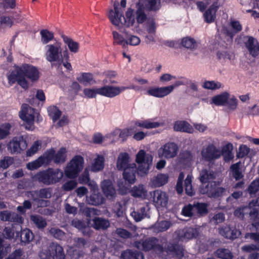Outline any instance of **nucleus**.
I'll return each mask as SVG.
<instances>
[{
	"mask_svg": "<svg viewBox=\"0 0 259 259\" xmlns=\"http://www.w3.org/2000/svg\"><path fill=\"white\" fill-rule=\"evenodd\" d=\"M41 40L43 44H47L54 38L53 32L49 31L48 29H42L40 31Z\"/></svg>",
	"mask_w": 259,
	"mask_h": 259,
	"instance_id": "44",
	"label": "nucleus"
},
{
	"mask_svg": "<svg viewBox=\"0 0 259 259\" xmlns=\"http://www.w3.org/2000/svg\"><path fill=\"white\" fill-rule=\"evenodd\" d=\"M92 221V227L97 230H106L110 226L108 220L102 218L95 217Z\"/></svg>",
	"mask_w": 259,
	"mask_h": 259,
	"instance_id": "25",
	"label": "nucleus"
},
{
	"mask_svg": "<svg viewBox=\"0 0 259 259\" xmlns=\"http://www.w3.org/2000/svg\"><path fill=\"white\" fill-rule=\"evenodd\" d=\"M104 167V158L102 156L98 155L95 159L94 162L91 167V170L94 172H97L102 170Z\"/></svg>",
	"mask_w": 259,
	"mask_h": 259,
	"instance_id": "33",
	"label": "nucleus"
},
{
	"mask_svg": "<svg viewBox=\"0 0 259 259\" xmlns=\"http://www.w3.org/2000/svg\"><path fill=\"white\" fill-rule=\"evenodd\" d=\"M31 220L39 229H44L47 225L46 220L39 215H31Z\"/></svg>",
	"mask_w": 259,
	"mask_h": 259,
	"instance_id": "41",
	"label": "nucleus"
},
{
	"mask_svg": "<svg viewBox=\"0 0 259 259\" xmlns=\"http://www.w3.org/2000/svg\"><path fill=\"white\" fill-rule=\"evenodd\" d=\"M179 147L173 142H168L162 145L158 150L159 157L166 159L175 157L178 153Z\"/></svg>",
	"mask_w": 259,
	"mask_h": 259,
	"instance_id": "12",
	"label": "nucleus"
},
{
	"mask_svg": "<svg viewBox=\"0 0 259 259\" xmlns=\"http://www.w3.org/2000/svg\"><path fill=\"white\" fill-rule=\"evenodd\" d=\"M238 101L234 96L229 95V98L226 105L227 106L228 109L233 111L237 107Z\"/></svg>",
	"mask_w": 259,
	"mask_h": 259,
	"instance_id": "61",
	"label": "nucleus"
},
{
	"mask_svg": "<svg viewBox=\"0 0 259 259\" xmlns=\"http://www.w3.org/2000/svg\"><path fill=\"white\" fill-rule=\"evenodd\" d=\"M45 49L46 50V59L49 62H58L63 56L60 42H57L53 44L48 45L46 46Z\"/></svg>",
	"mask_w": 259,
	"mask_h": 259,
	"instance_id": "10",
	"label": "nucleus"
},
{
	"mask_svg": "<svg viewBox=\"0 0 259 259\" xmlns=\"http://www.w3.org/2000/svg\"><path fill=\"white\" fill-rule=\"evenodd\" d=\"M67 151L65 147H61L54 154V163L56 164L63 163L67 158Z\"/></svg>",
	"mask_w": 259,
	"mask_h": 259,
	"instance_id": "30",
	"label": "nucleus"
},
{
	"mask_svg": "<svg viewBox=\"0 0 259 259\" xmlns=\"http://www.w3.org/2000/svg\"><path fill=\"white\" fill-rule=\"evenodd\" d=\"M19 232V229L17 230L15 225H12L11 226H7L5 228L3 231V235L7 239H12L14 237L15 233Z\"/></svg>",
	"mask_w": 259,
	"mask_h": 259,
	"instance_id": "48",
	"label": "nucleus"
},
{
	"mask_svg": "<svg viewBox=\"0 0 259 259\" xmlns=\"http://www.w3.org/2000/svg\"><path fill=\"white\" fill-rule=\"evenodd\" d=\"M196 215H203L208 212L207 204L203 203H197L194 204Z\"/></svg>",
	"mask_w": 259,
	"mask_h": 259,
	"instance_id": "51",
	"label": "nucleus"
},
{
	"mask_svg": "<svg viewBox=\"0 0 259 259\" xmlns=\"http://www.w3.org/2000/svg\"><path fill=\"white\" fill-rule=\"evenodd\" d=\"M245 47L253 57L259 55V45L257 40L251 36H246L243 38Z\"/></svg>",
	"mask_w": 259,
	"mask_h": 259,
	"instance_id": "16",
	"label": "nucleus"
},
{
	"mask_svg": "<svg viewBox=\"0 0 259 259\" xmlns=\"http://www.w3.org/2000/svg\"><path fill=\"white\" fill-rule=\"evenodd\" d=\"M148 211V209L146 211V208L142 207L141 208L140 212L133 210L131 212V215L136 222H139L146 217H149L147 213Z\"/></svg>",
	"mask_w": 259,
	"mask_h": 259,
	"instance_id": "36",
	"label": "nucleus"
},
{
	"mask_svg": "<svg viewBox=\"0 0 259 259\" xmlns=\"http://www.w3.org/2000/svg\"><path fill=\"white\" fill-rule=\"evenodd\" d=\"M168 176L166 174H160L151 179L153 186L159 187L166 184L168 181Z\"/></svg>",
	"mask_w": 259,
	"mask_h": 259,
	"instance_id": "32",
	"label": "nucleus"
},
{
	"mask_svg": "<svg viewBox=\"0 0 259 259\" xmlns=\"http://www.w3.org/2000/svg\"><path fill=\"white\" fill-rule=\"evenodd\" d=\"M165 251L168 254L176 256L180 259H181L184 255V250L183 247L177 245L170 244V245H168L167 248L165 249Z\"/></svg>",
	"mask_w": 259,
	"mask_h": 259,
	"instance_id": "27",
	"label": "nucleus"
},
{
	"mask_svg": "<svg viewBox=\"0 0 259 259\" xmlns=\"http://www.w3.org/2000/svg\"><path fill=\"white\" fill-rule=\"evenodd\" d=\"M14 163L13 158L9 156H5L3 159L0 160V167L3 169H7Z\"/></svg>",
	"mask_w": 259,
	"mask_h": 259,
	"instance_id": "64",
	"label": "nucleus"
},
{
	"mask_svg": "<svg viewBox=\"0 0 259 259\" xmlns=\"http://www.w3.org/2000/svg\"><path fill=\"white\" fill-rule=\"evenodd\" d=\"M41 146V142L39 141H35L32 145L26 151V155L27 156H31L35 154Z\"/></svg>",
	"mask_w": 259,
	"mask_h": 259,
	"instance_id": "57",
	"label": "nucleus"
},
{
	"mask_svg": "<svg viewBox=\"0 0 259 259\" xmlns=\"http://www.w3.org/2000/svg\"><path fill=\"white\" fill-rule=\"evenodd\" d=\"M219 233L227 239H234L241 235L240 231L234 227L231 228L229 226H225L219 229Z\"/></svg>",
	"mask_w": 259,
	"mask_h": 259,
	"instance_id": "19",
	"label": "nucleus"
},
{
	"mask_svg": "<svg viewBox=\"0 0 259 259\" xmlns=\"http://www.w3.org/2000/svg\"><path fill=\"white\" fill-rule=\"evenodd\" d=\"M84 159L79 155H75L70 160L65 170L66 176L70 179L76 178L83 168Z\"/></svg>",
	"mask_w": 259,
	"mask_h": 259,
	"instance_id": "8",
	"label": "nucleus"
},
{
	"mask_svg": "<svg viewBox=\"0 0 259 259\" xmlns=\"http://www.w3.org/2000/svg\"><path fill=\"white\" fill-rule=\"evenodd\" d=\"M23 221L22 217L15 212H12L10 220L11 222L14 223L12 225H15L16 228L18 227V229L21 230L20 225L23 223Z\"/></svg>",
	"mask_w": 259,
	"mask_h": 259,
	"instance_id": "54",
	"label": "nucleus"
},
{
	"mask_svg": "<svg viewBox=\"0 0 259 259\" xmlns=\"http://www.w3.org/2000/svg\"><path fill=\"white\" fill-rule=\"evenodd\" d=\"M26 78L34 82L39 78V72L35 66L29 64H23L21 66H15V69L8 75L9 83L11 85L16 82L23 89L27 90L29 83Z\"/></svg>",
	"mask_w": 259,
	"mask_h": 259,
	"instance_id": "1",
	"label": "nucleus"
},
{
	"mask_svg": "<svg viewBox=\"0 0 259 259\" xmlns=\"http://www.w3.org/2000/svg\"><path fill=\"white\" fill-rule=\"evenodd\" d=\"M221 155V151L212 144H210L206 147H203L201 151L202 157L208 161L218 159Z\"/></svg>",
	"mask_w": 259,
	"mask_h": 259,
	"instance_id": "14",
	"label": "nucleus"
},
{
	"mask_svg": "<svg viewBox=\"0 0 259 259\" xmlns=\"http://www.w3.org/2000/svg\"><path fill=\"white\" fill-rule=\"evenodd\" d=\"M215 255L221 259H232L233 257L232 253L229 249L225 248L218 249Z\"/></svg>",
	"mask_w": 259,
	"mask_h": 259,
	"instance_id": "47",
	"label": "nucleus"
},
{
	"mask_svg": "<svg viewBox=\"0 0 259 259\" xmlns=\"http://www.w3.org/2000/svg\"><path fill=\"white\" fill-rule=\"evenodd\" d=\"M62 38L64 43L67 46L70 52L75 54L78 52L79 48L78 42L74 41L71 38L65 35H62Z\"/></svg>",
	"mask_w": 259,
	"mask_h": 259,
	"instance_id": "26",
	"label": "nucleus"
},
{
	"mask_svg": "<svg viewBox=\"0 0 259 259\" xmlns=\"http://www.w3.org/2000/svg\"><path fill=\"white\" fill-rule=\"evenodd\" d=\"M40 256L42 259H65V254L63 247L59 244L52 243L47 249L42 250L40 253Z\"/></svg>",
	"mask_w": 259,
	"mask_h": 259,
	"instance_id": "9",
	"label": "nucleus"
},
{
	"mask_svg": "<svg viewBox=\"0 0 259 259\" xmlns=\"http://www.w3.org/2000/svg\"><path fill=\"white\" fill-rule=\"evenodd\" d=\"M63 171L59 168H48L37 172L33 177L35 181L46 186L56 184L62 178Z\"/></svg>",
	"mask_w": 259,
	"mask_h": 259,
	"instance_id": "3",
	"label": "nucleus"
},
{
	"mask_svg": "<svg viewBox=\"0 0 259 259\" xmlns=\"http://www.w3.org/2000/svg\"><path fill=\"white\" fill-rule=\"evenodd\" d=\"M214 182H204L202 183L199 188V191L202 194H206L209 197H213L217 195H219V194L214 193Z\"/></svg>",
	"mask_w": 259,
	"mask_h": 259,
	"instance_id": "21",
	"label": "nucleus"
},
{
	"mask_svg": "<svg viewBox=\"0 0 259 259\" xmlns=\"http://www.w3.org/2000/svg\"><path fill=\"white\" fill-rule=\"evenodd\" d=\"M131 194L135 197L145 198L147 195V190L143 185L135 186L131 190Z\"/></svg>",
	"mask_w": 259,
	"mask_h": 259,
	"instance_id": "31",
	"label": "nucleus"
},
{
	"mask_svg": "<svg viewBox=\"0 0 259 259\" xmlns=\"http://www.w3.org/2000/svg\"><path fill=\"white\" fill-rule=\"evenodd\" d=\"M43 165H45V163H44V160L42 158L39 156L35 160L29 162L27 164V167L28 169L32 170L38 168Z\"/></svg>",
	"mask_w": 259,
	"mask_h": 259,
	"instance_id": "53",
	"label": "nucleus"
},
{
	"mask_svg": "<svg viewBox=\"0 0 259 259\" xmlns=\"http://www.w3.org/2000/svg\"><path fill=\"white\" fill-rule=\"evenodd\" d=\"M219 5L217 3H214L209 9H208L203 15L205 18V20L207 23H211L214 21L215 18V13L217 11Z\"/></svg>",
	"mask_w": 259,
	"mask_h": 259,
	"instance_id": "23",
	"label": "nucleus"
},
{
	"mask_svg": "<svg viewBox=\"0 0 259 259\" xmlns=\"http://www.w3.org/2000/svg\"><path fill=\"white\" fill-rule=\"evenodd\" d=\"M249 214L250 219L254 221L252 223L250 230L256 231L257 233H246L245 237L250 238L259 243V197L256 200L251 201L248 206L239 208L234 211V215L240 218L244 217L245 214Z\"/></svg>",
	"mask_w": 259,
	"mask_h": 259,
	"instance_id": "2",
	"label": "nucleus"
},
{
	"mask_svg": "<svg viewBox=\"0 0 259 259\" xmlns=\"http://www.w3.org/2000/svg\"><path fill=\"white\" fill-rule=\"evenodd\" d=\"M177 234L180 240L187 241L197 236L198 231L196 228H185L178 231Z\"/></svg>",
	"mask_w": 259,
	"mask_h": 259,
	"instance_id": "18",
	"label": "nucleus"
},
{
	"mask_svg": "<svg viewBox=\"0 0 259 259\" xmlns=\"http://www.w3.org/2000/svg\"><path fill=\"white\" fill-rule=\"evenodd\" d=\"M20 239L22 242L29 243L33 240L34 235L30 230L26 229L22 231L20 230Z\"/></svg>",
	"mask_w": 259,
	"mask_h": 259,
	"instance_id": "46",
	"label": "nucleus"
},
{
	"mask_svg": "<svg viewBox=\"0 0 259 259\" xmlns=\"http://www.w3.org/2000/svg\"><path fill=\"white\" fill-rule=\"evenodd\" d=\"M181 44L183 47L191 50L195 49L197 47L196 41L190 37H184L182 39Z\"/></svg>",
	"mask_w": 259,
	"mask_h": 259,
	"instance_id": "42",
	"label": "nucleus"
},
{
	"mask_svg": "<svg viewBox=\"0 0 259 259\" xmlns=\"http://www.w3.org/2000/svg\"><path fill=\"white\" fill-rule=\"evenodd\" d=\"M93 79V76L90 73H82L80 76L77 77V80L80 83H91Z\"/></svg>",
	"mask_w": 259,
	"mask_h": 259,
	"instance_id": "62",
	"label": "nucleus"
},
{
	"mask_svg": "<svg viewBox=\"0 0 259 259\" xmlns=\"http://www.w3.org/2000/svg\"><path fill=\"white\" fill-rule=\"evenodd\" d=\"M123 259H144L143 254L138 251L126 250L121 254Z\"/></svg>",
	"mask_w": 259,
	"mask_h": 259,
	"instance_id": "39",
	"label": "nucleus"
},
{
	"mask_svg": "<svg viewBox=\"0 0 259 259\" xmlns=\"http://www.w3.org/2000/svg\"><path fill=\"white\" fill-rule=\"evenodd\" d=\"M186 79L184 78H181L172 84L162 87H153L149 88L147 94L156 98H163L169 95L176 88L186 83Z\"/></svg>",
	"mask_w": 259,
	"mask_h": 259,
	"instance_id": "6",
	"label": "nucleus"
},
{
	"mask_svg": "<svg viewBox=\"0 0 259 259\" xmlns=\"http://www.w3.org/2000/svg\"><path fill=\"white\" fill-rule=\"evenodd\" d=\"M163 125L162 122L152 121L150 120H138L135 122L134 125L129 128L121 131L119 129H116L114 134H119V138L122 141H124L126 138L134 134L138 131V127L147 129L158 127Z\"/></svg>",
	"mask_w": 259,
	"mask_h": 259,
	"instance_id": "5",
	"label": "nucleus"
},
{
	"mask_svg": "<svg viewBox=\"0 0 259 259\" xmlns=\"http://www.w3.org/2000/svg\"><path fill=\"white\" fill-rule=\"evenodd\" d=\"M27 146V141L23 136L14 137L9 144L12 153H20L26 149Z\"/></svg>",
	"mask_w": 259,
	"mask_h": 259,
	"instance_id": "15",
	"label": "nucleus"
},
{
	"mask_svg": "<svg viewBox=\"0 0 259 259\" xmlns=\"http://www.w3.org/2000/svg\"><path fill=\"white\" fill-rule=\"evenodd\" d=\"M97 94L102 96L112 97H113V86H104L97 89Z\"/></svg>",
	"mask_w": 259,
	"mask_h": 259,
	"instance_id": "45",
	"label": "nucleus"
},
{
	"mask_svg": "<svg viewBox=\"0 0 259 259\" xmlns=\"http://www.w3.org/2000/svg\"><path fill=\"white\" fill-rule=\"evenodd\" d=\"M232 31H227V33L231 37L233 36L242 29V26L238 21H233L231 22Z\"/></svg>",
	"mask_w": 259,
	"mask_h": 259,
	"instance_id": "52",
	"label": "nucleus"
},
{
	"mask_svg": "<svg viewBox=\"0 0 259 259\" xmlns=\"http://www.w3.org/2000/svg\"><path fill=\"white\" fill-rule=\"evenodd\" d=\"M131 163L130 162V156L126 153L120 154L117 162V167L119 169H125Z\"/></svg>",
	"mask_w": 259,
	"mask_h": 259,
	"instance_id": "28",
	"label": "nucleus"
},
{
	"mask_svg": "<svg viewBox=\"0 0 259 259\" xmlns=\"http://www.w3.org/2000/svg\"><path fill=\"white\" fill-rule=\"evenodd\" d=\"M125 20V24L127 26H132L135 22V16L134 11L132 9H128L125 14V18L123 17Z\"/></svg>",
	"mask_w": 259,
	"mask_h": 259,
	"instance_id": "55",
	"label": "nucleus"
},
{
	"mask_svg": "<svg viewBox=\"0 0 259 259\" xmlns=\"http://www.w3.org/2000/svg\"><path fill=\"white\" fill-rule=\"evenodd\" d=\"M214 178V173L212 171L203 169L200 172V180L201 183L212 182Z\"/></svg>",
	"mask_w": 259,
	"mask_h": 259,
	"instance_id": "40",
	"label": "nucleus"
},
{
	"mask_svg": "<svg viewBox=\"0 0 259 259\" xmlns=\"http://www.w3.org/2000/svg\"><path fill=\"white\" fill-rule=\"evenodd\" d=\"M181 77L177 78L175 76L172 75L169 73H164L161 75L159 77V80L162 83H166L167 82L173 81L174 83L177 79Z\"/></svg>",
	"mask_w": 259,
	"mask_h": 259,
	"instance_id": "56",
	"label": "nucleus"
},
{
	"mask_svg": "<svg viewBox=\"0 0 259 259\" xmlns=\"http://www.w3.org/2000/svg\"><path fill=\"white\" fill-rule=\"evenodd\" d=\"M69 53L67 49L63 52V56L60 60L57 62L58 68H59L61 65L63 66L66 69V71L70 72L73 70L72 65L70 62Z\"/></svg>",
	"mask_w": 259,
	"mask_h": 259,
	"instance_id": "22",
	"label": "nucleus"
},
{
	"mask_svg": "<svg viewBox=\"0 0 259 259\" xmlns=\"http://www.w3.org/2000/svg\"><path fill=\"white\" fill-rule=\"evenodd\" d=\"M103 193L106 197H113V184L109 180H104L101 184Z\"/></svg>",
	"mask_w": 259,
	"mask_h": 259,
	"instance_id": "29",
	"label": "nucleus"
},
{
	"mask_svg": "<svg viewBox=\"0 0 259 259\" xmlns=\"http://www.w3.org/2000/svg\"><path fill=\"white\" fill-rule=\"evenodd\" d=\"M192 176L188 175L185 181V191L187 195L192 196L194 194V189L192 186Z\"/></svg>",
	"mask_w": 259,
	"mask_h": 259,
	"instance_id": "50",
	"label": "nucleus"
},
{
	"mask_svg": "<svg viewBox=\"0 0 259 259\" xmlns=\"http://www.w3.org/2000/svg\"><path fill=\"white\" fill-rule=\"evenodd\" d=\"M152 197V201L154 205L158 210H162L167 206L168 201L167 194L160 190H156L151 194Z\"/></svg>",
	"mask_w": 259,
	"mask_h": 259,
	"instance_id": "13",
	"label": "nucleus"
},
{
	"mask_svg": "<svg viewBox=\"0 0 259 259\" xmlns=\"http://www.w3.org/2000/svg\"><path fill=\"white\" fill-rule=\"evenodd\" d=\"M20 118L25 122V128L32 131L34 128V122L39 123L42 121V117L37 112V110L27 104H23L19 112Z\"/></svg>",
	"mask_w": 259,
	"mask_h": 259,
	"instance_id": "4",
	"label": "nucleus"
},
{
	"mask_svg": "<svg viewBox=\"0 0 259 259\" xmlns=\"http://www.w3.org/2000/svg\"><path fill=\"white\" fill-rule=\"evenodd\" d=\"M54 154H55V150L52 148L47 149L43 154L40 156L44 160L45 165L49 164L52 161H54Z\"/></svg>",
	"mask_w": 259,
	"mask_h": 259,
	"instance_id": "37",
	"label": "nucleus"
},
{
	"mask_svg": "<svg viewBox=\"0 0 259 259\" xmlns=\"http://www.w3.org/2000/svg\"><path fill=\"white\" fill-rule=\"evenodd\" d=\"M48 115L53 122L57 121L61 116V111L56 106H50L48 108Z\"/></svg>",
	"mask_w": 259,
	"mask_h": 259,
	"instance_id": "35",
	"label": "nucleus"
},
{
	"mask_svg": "<svg viewBox=\"0 0 259 259\" xmlns=\"http://www.w3.org/2000/svg\"><path fill=\"white\" fill-rule=\"evenodd\" d=\"M136 162L138 164L139 174L144 175L148 174L152 164L153 156L144 150H140L136 156Z\"/></svg>",
	"mask_w": 259,
	"mask_h": 259,
	"instance_id": "7",
	"label": "nucleus"
},
{
	"mask_svg": "<svg viewBox=\"0 0 259 259\" xmlns=\"http://www.w3.org/2000/svg\"><path fill=\"white\" fill-rule=\"evenodd\" d=\"M135 246L137 248L145 251L152 249L156 253H160L164 251L163 247L159 245L158 240L155 238L136 242Z\"/></svg>",
	"mask_w": 259,
	"mask_h": 259,
	"instance_id": "11",
	"label": "nucleus"
},
{
	"mask_svg": "<svg viewBox=\"0 0 259 259\" xmlns=\"http://www.w3.org/2000/svg\"><path fill=\"white\" fill-rule=\"evenodd\" d=\"M230 172L236 180L241 179L243 175L240 170V162H237L232 165L230 167Z\"/></svg>",
	"mask_w": 259,
	"mask_h": 259,
	"instance_id": "43",
	"label": "nucleus"
},
{
	"mask_svg": "<svg viewBox=\"0 0 259 259\" xmlns=\"http://www.w3.org/2000/svg\"><path fill=\"white\" fill-rule=\"evenodd\" d=\"M222 86L221 82L214 80L205 81L202 84L203 88L211 90L219 89L222 88Z\"/></svg>",
	"mask_w": 259,
	"mask_h": 259,
	"instance_id": "49",
	"label": "nucleus"
},
{
	"mask_svg": "<svg viewBox=\"0 0 259 259\" xmlns=\"http://www.w3.org/2000/svg\"><path fill=\"white\" fill-rule=\"evenodd\" d=\"M248 191L251 196L254 195L259 191V178L256 179L251 182L248 187Z\"/></svg>",
	"mask_w": 259,
	"mask_h": 259,
	"instance_id": "60",
	"label": "nucleus"
},
{
	"mask_svg": "<svg viewBox=\"0 0 259 259\" xmlns=\"http://www.w3.org/2000/svg\"><path fill=\"white\" fill-rule=\"evenodd\" d=\"M182 213L185 217L196 215L194 205L189 204L184 206L182 209Z\"/></svg>",
	"mask_w": 259,
	"mask_h": 259,
	"instance_id": "59",
	"label": "nucleus"
},
{
	"mask_svg": "<svg viewBox=\"0 0 259 259\" xmlns=\"http://www.w3.org/2000/svg\"><path fill=\"white\" fill-rule=\"evenodd\" d=\"M230 94L227 92H223L211 98L210 101V104L216 106H225L229 98Z\"/></svg>",
	"mask_w": 259,
	"mask_h": 259,
	"instance_id": "20",
	"label": "nucleus"
},
{
	"mask_svg": "<svg viewBox=\"0 0 259 259\" xmlns=\"http://www.w3.org/2000/svg\"><path fill=\"white\" fill-rule=\"evenodd\" d=\"M174 129L176 131L192 133L194 128L188 122L185 121H177L174 125Z\"/></svg>",
	"mask_w": 259,
	"mask_h": 259,
	"instance_id": "24",
	"label": "nucleus"
},
{
	"mask_svg": "<svg viewBox=\"0 0 259 259\" xmlns=\"http://www.w3.org/2000/svg\"><path fill=\"white\" fill-rule=\"evenodd\" d=\"M144 7L142 1H140L137 5V11L136 12V19L138 23H143L146 19L144 9Z\"/></svg>",
	"mask_w": 259,
	"mask_h": 259,
	"instance_id": "38",
	"label": "nucleus"
},
{
	"mask_svg": "<svg viewBox=\"0 0 259 259\" xmlns=\"http://www.w3.org/2000/svg\"><path fill=\"white\" fill-rule=\"evenodd\" d=\"M138 168L136 163L132 162L128 167L123 170V177L125 182L130 184L135 183L136 180V173Z\"/></svg>",
	"mask_w": 259,
	"mask_h": 259,
	"instance_id": "17",
	"label": "nucleus"
},
{
	"mask_svg": "<svg viewBox=\"0 0 259 259\" xmlns=\"http://www.w3.org/2000/svg\"><path fill=\"white\" fill-rule=\"evenodd\" d=\"M161 7L160 0H148L146 7L149 10L156 11Z\"/></svg>",
	"mask_w": 259,
	"mask_h": 259,
	"instance_id": "58",
	"label": "nucleus"
},
{
	"mask_svg": "<svg viewBox=\"0 0 259 259\" xmlns=\"http://www.w3.org/2000/svg\"><path fill=\"white\" fill-rule=\"evenodd\" d=\"M33 194H36L37 196L40 198H50L51 197V191L49 188H42L38 191H35L32 192Z\"/></svg>",
	"mask_w": 259,
	"mask_h": 259,
	"instance_id": "63",
	"label": "nucleus"
},
{
	"mask_svg": "<svg viewBox=\"0 0 259 259\" xmlns=\"http://www.w3.org/2000/svg\"><path fill=\"white\" fill-rule=\"evenodd\" d=\"M171 224L167 221H158L153 226V231L159 233L167 230L171 226Z\"/></svg>",
	"mask_w": 259,
	"mask_h": 259,
	"instance_id": "34",
	"label": "nucleus"
}]
</instances>
